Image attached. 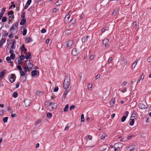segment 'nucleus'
<instances>
[{"instance_id":"f257e3e1","label":"nucleus","mask_w":151,"mask_h":151,"mask_svg":"<svg viewBox=\"0 0 151 151\" xmlns=\"http://www.w3.org/2000/svg\"><path fill=\"white\" fill-rule=\"evenodd\" d=\"M18 25V23L17 22L13 24L12 27L10 29V32L17 33V29H16L17 28Z\"/></svg>"},{"instance_id":"f03ea898","label":"nucleus","mask_w":151,"mask_h":151,"mask_svg":"<svg viewBox=\"0 0 151 151\" xmlns=\"http://www.w3.org/2000/svg\"><path fill=\"white\" fill-rule=\"evenodd\" d=\"M109 40L108 39H105L103 40V44L104 45L105 47L108 48L109 47Z\"/></svg>"},{"instance_id":"7ed1b4c3","label":"nucleus","mask_w":151,"mask_h":151,"mask_svg":"<svg viewBox=\"0 0 151 151\" xmlns=\"http://www.w3.org/2000/svg\"><path fill=\"white\" fill-rule=\"evenodd\" d=\"M67 48L68 47H70L73 44V42L72 41L69 40L68 41L66 42L65 43Z\"/></svg>"},{"instance_id":"20e7f679","label":"nucleus","mask_w":151,"mask_h":151,"mask_svg":"<svg viewBox=\"0 0 151 151\" xmlns=\"http://www.w3.org/2000/svg\"><path fill=\"white\" fill-rule=\"evenodd\" d=\"M16 78V77L14 74H11L9 79L10 82L11 83L14 82L15 81Z\"/></svg>"},{"instance_id":"39448f33","label":"nucleus","mask_w":151,"mask_h":151,"mask_svg":"<svg viewBox=\"0 0 151 151\" xmlns=\"http://www.w3.org/2000/svg\"><path fill=\"white\" fill-rule=\"evenodd\" d=\"M79 53V52L77 50L76 48H74L72 50L71 54L74 56H76Z\"/></svg>"},{"instance_id":"423d86ee","label":"nucleus","mask_w":151,"mask_h":151,"mask_svg":"<svg viewBox=\"0 0 151 151\" xmlns=\"http://www.w3.org/2000/svg\"><path fill=\"white\" fill-rule=\"evenodd\" d=\"M51 109L50 108V110L52 111L56 109L57 107V105L56 104L54 103H51Z\"/></svg>"},{"instance_id":"0eeeda50","label":"nucleus","mask_w":151,"mask_h":151,"mask_svg":"<svg viewBox=\"0 0 151 151\" xmlns=\"http://www.w3.org/2000/svg\"><path fill=\"white\" fill-rule=\"evenodd\" d=\"M24 103L26 107L28 106L30 103V101L29 99H26L24 100Z\"/></svg>"},{"instance_id":"6e6552de","label":"nucleus","mask_w":151,"mask_h":151,"mask_svg":"<svg viewBox=\"0 0 151 151\" xmlns=\"http://www.w3.org/2000/svg\"><path fill=\"white\" fill-rule=\"evenodd\" d=\"M52 102H49V101H46L45 103V105L46 106V108H47V109L50 110V106H51Z\"/></svg>"},{"instance_id":"1a4fd4ad","label":"nucleus","mask_w":151,"mask_h":151,"mask_svg":"<svg viewBox=\"0 0 151 151\" xmlns=\"http://www.w3.org/2000/svg\"><path fill=\"white\" fill-rule=\"evenodd\" d=\"M26 62L27 63V64L28 65V66L31 69L33 67V65L32 64L30 60H27L26 61Z\"/></svg>"},{"instance_id":"9d476101","label":"nucleus","mask_w":151,"mask_h":151,"mask_svg":"<svg viewBox=\"0 0 151 151\" xmlns=\"http://www.w3.org/2000/svg\"><path fill=\"white\" fill-rule=\"evenodd\" d=\"M70 86L71 87V83H70V82H67V83L64 82L63 83V87L64 88H67L68 87H69V86Z\"/></svg>"},{"instance_id":"9b49d317","label":"nucleus","mask_w":151,"mask_h":151,"mask_svg":"<svg viewBox=\"0 0 151 151\" xmlns=\"http://www.w3.org/2000/svg\"><path fill=\"white\" fill-rule=\"evenodd\" d=\"M6 71V70H2L0 72V78L2 79L5 75V73Z\"/></svg>"},{"instance_id":"f8f14e48","label":"nucleus","mask_w":151,"mask_h":151,"mask_svg":"<svg viewBox=\"0 0 151 151\" xmlns=\"http://www.w3.org/2000/svg\"><path fill=\"white\" fill-rule=\"evenodd\" d=\"M138 106L139 108L141 109H145L147 108L145 105L142 103L139 104Z\"/></svg>"},{"instance_id":"ddd939ff","label":"nucleus","mask_w":151,"mask_h":151,"mask_svg":"<svg viewBox=\"0 0 151 151\" xmlns=\"http://www.w3.org/2000/svg\"><path fill=\"white\" fill-rule=\"evenodd\" d=\"M89 37V36L88 35H87L86 37L84 36L81 39L82 42H85L87 41Z\"/></svg>"},{"instance_id":"4468645a","label":"nucleus","mask_w":151,"mask_h":151,"mask_svg":"<svg viewBox=\"0 0 151 151\" xmlns=\"http://www.w3.org/2000/svg\"><path fill=\"white\" fill-rule=\"evenodd\" d=\"M6 41V39L2 38L0 41V47H1L3 44L5 43Z\"/></svg>"},{"instance_id":"2eb2a0df","label":"nucleus","mask_w":151,"mask_h":151,"mask_svg":"<svg viewBox=\"0 0 151 151\" xmlns=\"http://www.w3.org/2000/svg\"><path fill=\"white\" fill-rule=\"evenodd\" d=\"M31 56V54L30 52H26L25 58L26 59H28L30 58V56Z\"/></svg>"},{"instance_id":"dca6fc26","label":"nucleus","mask_w":151,"mask_h":151,"mask_svg":"<svg viewBox=\"0 0 151 151\" xmlns=\"http://www.w3.org/2000/svg\"><path fill=\"white\" fill-rule=\"evenodd\" d=\"M70 78L68 76H66L65 77L64 82L67 83V82H70Z\"/></svg>"},{"instance_id":"f3484780","label":"nucleus","mask_w":151,"mask_h":151,"mask_svg":"<svg viewBox=\"0 0 151 151\" xmlns=\"http://www.w3.org/2000/svg\"><path fill=\"white\" fill-rule=\"evenodd\" d=\"M37 71L39 72L38 70H35L32 71L31 72L32 76L34 77L36 76L37 74Z\"/></svg>"},{"instance_id":"a211bd4d","label":"nucleus","mask_w":151,"mask_h":151,"mask_svg":"<svg viewBox=\"0 0 151 151\" xmlns=\"http://www.w3.org/2000/svg\"><path fill=\"white\" fill-rule=\"evenodd\" d=\"M107 136V134L105 133H103L101 135V139L104 140L105 137Z\"/></svg>"},{"instance_id":"6ab92c4d","label":"nucleus","mask_w":151,"mask_h":151,"mask_svg":"<svg viewBox=\"0 0 151 151\" xmlns=\"http://www.w3.org/2000/svg\"><path fill=\"white\" fill-rule=\"evenodd\" d=\"M115 99L114 98L112 99L110 101V104L111 106H114L115 104Z\"/></svg>"},{"instance_id":"aec40b11","label":"nucleus","mask_w":151,"mask_h":151,"mask_svg":"<svg viewBox=\"0 0 151 151\" xmlns=\"http://www.w3.org/2000/svg\"><path fill=\"white\" fill-rule=\"evenodd\" d=\"M130 121L129 122V125L131 126L133 125L134 122V119H131L130 118Z\"/></svg>"},{"instance_id":"412c9836","label":"nucleus","mask_w":151,"mask_h":151,"mask_svg":"<svg viewBox=\"0 0 151 151\" xmlns=\"http://www.w3.org/2000/svg\"><path fill=\"white\" fill-rule=\"evenodd\" d=\"M119 9L118 8H116L115 9L112 13V15H116L117 12H119Z\"/></svg>"},{"instance_id":"4be33fe9","label":"nucleus","mask_w":151,"mask_h":151,"mask_svg":"<svg viewBox=\"0 0 151 151\" xmlns=\"http://www.w3.org/2000/svg\"><path fill=\"white\" fill-rule=\"evenodd\" d=\"M33 40L31 37H27L26 40V43H29L32 41Z\"/></svg>"},{"instance_id":"5701e85b","label":"nucleus","mask_w":151,"mask_h":151,"mask_svg":"<svg viewBox=\"0 0 151 151\" xmlns=\"http://www.w3.org/2000/svg\"><path fill=\"white\" fill-rule=\"evenodd\" d=\"M122 143L120 142H119L118 143H116L114 145V146H115L117 148L119 149L120 148V147H122L121 146Z\"/></svg>"},{"instance_id":"b1692460","label":"nucleus","mask_w":151,"mask_h":151,"mask_svg":"<svg viewBox=\"0 0 151 151\" xmlns=\"http://www.w3.org/2000/svg\"><path fill=\"white\" fill-rule=\"evenodd\" d=\"M137 63V60H136L134 61V63H133L132 64V69H134V68L135 66L136 65Z\"/></svg>"},{"instance_id":"393cba45","label":"nucleus","mask_w":151,"mask_h":151,"mask_svg":"<svg viewBox=\"0 0 151 151\" xmlns=\"http://www.w3.org/2000/svg\"><path fill=\"white\" fill-rule=\"evenodd\" d=\"M109 28L108 27H104L101 29L102 33L104 32L106 30H108Z\"/></svg>"},{"instance_id":"a878e982","label":"nucleus","mask_w":151,"mask_h":151,"mask_svg":"<svg viewBox=\"0 0 151 151\" xmlns=\"http://www.w3.org/2000/svg\"><path fill=\"white\" fill-rule=\"evenodd\" d=\"M62 3V1L61 0H59L56 2L55 4L56 6H59Z\"/></svg>"},{"instance_id":"bb28decb","label":"nucleus","mask_w":151,"mask_h":151,"mask_svg":"<svg viewBox=\"0 0 151 151\" xmlns=\"http://www.w3.org/2000/svg\"><path fill=\"white\" fill-rule=\"evenodd\" d=\"M16 41L15 40H14L13 41L12 43V45L11 47V48L12 49H14L15 48V44L16 43Z\"/></svg>"},{"instance_id":"cd10ccee","label":"nucleus","mask_w":151,"mask_h":151,"mask_svg":"<svg viewBox=\"0 0 151 151\" xmlns=\"http://www.w3.org/2000/svg\"><path fill=\"white\" fill-rule=\"evenodd\" d=\"M11 58H10V57H9V56L7 57L6 58V60L9 63H12V62L10 61L11 60Z\"/></svg>"},{"instance_id":"c85d7f7f","label":"nucleus","mask_w":151,"mask_h":151,"mask_svg":"<svg viewBox=\"0 0 151 151\" xmlns=\"http://www.w3.org/2000/svg\"><path fill=\"white\" fill-rule=\"evenodd\" d=\"M26 20L25 19H23L20 22V24L21 25H24L26 22Z\"/></svg>"},{"instance_id":"c756f323","label":"nucleus","mask_w":151,"mask_h":151,"mask_svg":"<svg viewBox=\"0 0 151 151\" xmlns=\"http://www.w3.org/2000/svg\"><path fill=\"white\" fill-rule=\"evenodd\" d=\"M22 78L21 80V81L23 82L25 81L27 79V76H22Z\"/></svg>"},{"instance_id":"7c9ffc66","label":"nucleus","mask_w":151,"mask_h":151,"mask_svg":"<svg viewBox=\"0 0 151 151\" xmlns=\"http://www.w3.org/2000/svg\"><path fill=\"white\" fill-rule=\"evenodd\" d=\"M122 60L124 62L125 65H128L127 60L126 59L124 58H123Z\"/></svg>"},{"instance_id":"2f4dec72","label":"nucleus","mask_w":151,"mask_h":151,"mask_svg":"<svg viewBox=\"0 0 151 151\" xmlns=\"http://www.w3.org/2000/svg\"><path fill=\"white\" fill-rule=\"evenodd\" d=\"M52 113L48 112L47 113V117L50 119L52 117Z\"/></svg>"},{"instance_id":"473e14b6","label":"nucleus","mask_w":151,"mask_h":151,"mask_svg":"<svg viewBox=\"0 0 151 151\" xmlns=\"http://www.w3.org/2000/svg\"><path fill=\"white\" fill-rule=\"evenodd\" d=\"M69 87H68L67 88H64L65 89H66V91L65 92H67V93H68V92L70 91V88L71 87L70 86H69Z\"/></svg>"},{"instance_id":"72a5a7b5","label":"nucleus","mask_w":151,"mask_h":151,"mask_svg":"<svg viewBox=\"0 0 151 151\" xmlns=\"http://www.w3.org/2000/svg\"><path fill=\"white\" fill-rule=\"evenodd\" d=\"M12 96L13 97L16 98L18 96V93L17 92H14L12 94Z\"/></svg>"},{"instance_id":"f704fd0d","label":"nucleus","mask_w":151,"mask_h":151,"mask_svg":"<svg viewBox=\"0 0 151 151\" xmlns=\"http://www.w3.org/2000/svg\"><path fill=\"white\" fill-rule=\"evenodd\" d=\"M10 57L13 60L15 58V54L14 53H12L11 54Z\"/></svg>"},{"instance_id":"c9c22d12","label":"nucleus","mask_w":151,"mask_h":151,"mask_svg":"<svg viewBox=\"0 0 151 151\" xmlns=\"http://www.w3.org/2000/svg\"><path fill=\"white\" fill-rule=\"evenodd\" d=\"M68 104L66 105L64 108V111H68Z\"/></svg>"},{"instance_id":"e433bc0d","label":"nucleus","mask_w":151,"mask_h":151,"mask_svg":"<svg viewBox=\"0 0 151 151\" xmlns=\"http://www.w3.org/2000/svg\"><path fill=\"white\" fill-rule=\"evenodd\" d=\"M25 47L24 45L23 44L20 48L21 52H23L24 48H25Z\"/></svg>"},{"instance_id":"4c0bfd02","label":"nucleus","mask_w":151,"mask_h":151,"mask_svg":"<svg viewBox=\"0 0 151 151\" xmlns=\"http://www.w3.org/2000/svg\"><path fill=\"white\" fill-rule=\"evenodd\" d=\"M25 72H24L23 71H20V76H21V77H22V76H24L25 75Z\"/></svg>"},{"instance_id":"58836bf2","label":"nucleus","mask_w":151,"mask_h":151,"mask_svg":"<svg viewBox=\"0 0 151 151\" xmlns=\"http://www.w3.org/2000/svg\"><path fill=\"white\" fill-rule=\"evenodd\" d=\"M81 121L82 122H83L84 121V116L83 114H82L81 117Z\"/></svg>"},{"instance_id":"ea45409f","label":"nucleus","mask_w":151,"mask_h":151,"mask_svg":"<svg viewBox=\"0 0 151 151\" xmlns=\"http://www.w3.org/2000/svg\"><path fill=\"white\" fill-rule=\"evenodd\" d=\"M43 92L40 91H37V94L38 95H42Z\"/></svg>"},{"instance_id":"a19ab883","label":"nucleus","mask_w":151,"mask_h":151,"mask_svg":"<svg viewBox=\"0 0 151 151\" xmlns=\"http://www.w3.org/2000/svg\"><path fill=\"white\" fill-rule=\"evenodd\" d=\"M8 119V117H4L3 119V122L4 123L6 122H7Z\"/></svg>"},{"instance_id":"79ce46f5","label":"nucleus","mask_w":151,"mask_h":151,"mask_svg":"<svg viewBox=\"0 0 151 151\" xmlns=\"http://www.w3.org/2000/svg\"><path fill=\"white\" fill-rule=\"evenodd\" d=\"M25 13L24 12H23L22 13V14L21 15V17L22 18L25 19L24 18H25Z\"/></svg>"},{"instance_id":"37998d69","label":"nucleus","mask_w":151,"mask_h":151,"mask_svg":"<svg viewBox=\"0 0 151 151\" xmlns=\"http://www.w3.org/2000/svg\"><path fill=\"white\" fill-rule=\"evenodd\" d=\"M8 15L9 16V15H12L14 14V12L12 10H11L9 11L8 12Z\"/></svg>"},{"instance_id":"c03bdc74","label":"nucleus","mask_w":151,"mask_h":151,"mask_svg":"<svg viewBox=\"0 0 151 151\" xmlns=\"http://www.w3.org/2000/svg\"><path fill=\"white\" fill-rule=\"evenodd\" d=\"M19 58H20V60H23L25 58V56L23 55H21L19 56Z\"/></svg>"},{"instance_id":"a18cd8bd","label":"nucleus","mask_w":151,"mask_h":151,"mask_svg":"<svg viewBox=\"0 0 151 151\" xmlns=\"http://www.w3.org/2000/svg\"><path fill=\"white\" fill-rule=\"evenodd\" d=\"M132 118H134L133 119H134L136 118V114H135L133 113L132 114L130 118H131V119H132Z\"/></svg>"},{"instance_id":"49530a36","label":"nucleus","mask_w":151,"mask_h":151,"mask_svg":"<svg viewBox=\"0 0 151 151\" xmlns=\"http://www.w3.org/2000/svg\"><path fill=\"white\" fill-rule=\"evenodd\" d=\"M127 118L125 116H123L121 119V121L122 122H124Z\"/></svg>"},{"instance_id":"de8ad7c7","label":"nucleus","mask_w":151,"mask_h":151,"mask_svg":"<svg viewBox=\"0 0 151 151\" xmlns=\"http://www.w3.org/2000/svg\"><path fill=\"white\" fill-rule=\"evenodd\" d=\"M3 32L4 33V36H6L8 35V33H7L6 31V30H3Z\"/></svg>"},{"instance_id":"09e8293b","label":"nucleus","mask_w":151,"mask_h":151,"mask_svg":"<svg viewBox=\"0 0 151 151\" xmlns=\"http://www.w3.org/2000/svg\"><path fill=\"white\" fill-rule=\"evenodd\" d=\"M7 20L6 17H3L2 19V22H5Z\"/></svg>"},{"instance_id":"8fccbe9b","label":"nucleus","mask_w":151,"mask_h":151,"mask_svg":"<svg viewBox=\"0 0 151 151\" xmlns=\"http://www.w3.org/2000/svg\"><path fill=\"white\" fill-rule=\"evenodd\" d=\"M5 10L6 8L5 7L2 8L1 11L0 13L4 14Z\"/></svg>"},{"instance_id":"3c124183","label":"nucleus","mask_w":151,"mask_h":151,"mask_svg":"<svg viewBox=\"0 0 151 151\" xmlns=\"http://www.w3.org/2000/svg\"><path fill=\"white\" fill-rule=\"evenodd\" d=\"M27 30L26 29H24L23 32L22 33V35L23 36H25L27 34Z\"/></svg>"},{"instance_id":"603ef678","label":"nucleus","mask_w":151,"mask_h":151,"mask_svg":"<svg viewBox=\"0 0 151 151\" xmlns=\"http://www.w3.org/2000/svg\"><path fill=\"white\" fill-rule=\"evenodd\" d=\"M127 88H126L124 87L123 89L120 90L121 91L122 93H124L127 91Z\"/></svg>"},{"instance_id":"864d4df0","label":"nucleus","mask_w":151,"mask_h":151,"mask_svg":"<svg viewBox=\"0 0 151 151\" xmlns=\"http://www.w3.org/2000/svg\"><path fill=\"white\" fill-rule=\"evenodd\" d=\"M34 6H32L29 8L28 9V10L30 12L31 11H32V9H34Z\"/></svg>"},{"instance_id":"5fc2aeb1","label":"nucleus","mask_w":151,"mask_h":151,"mask_svg":"<svg viewBox=\"0 0 151 151\" xmlns=\"http://www.w3.org/2000/svg\"><path fill=\"white\" fill-rule=\"evenodd\" d=\"M11 33V34H10L9 35V38H12V37H13V34H16V33H14H14Z\"/></svg>"},{"instance_id":"6e6d98bb","label":"nucleus","mask_w":151,"mask_h":151,"mask_svg":"<svg viewBox=\"0 0 151 151\" xmlns=\"http://www.w3.org/2000/svg\"><path fill=\"white\" fill-rule=\"evenodd\" d=\"M112 58L111 57H110L109 58V59L107 61V62L109 63H111V61H112Z\"/></svg>"},{"instance_id":"4d7b16f0","label":"nucleus","mask_w":151,"mask_h":151,"mask_svg":"<svg viewBox=\"0 0 151 151\" xmlns=\"http://www.w3.org/2000/svg\"><path fill=\"white\" fill-rule=\"evenodd\" d=\"M58 86L55 87V88L54 89L53 91L54 92H56L58 91Z\"/></svg>"},{"instance_id":"13d9d810","label":"nucleus","mask_w":151,"mask_h":151,"mask_svg":"<svg viewBox=\"0 0 151 151\" xmlns=\"http://www.w3.org/2000/svg\"><path fill=\"white\" fill-rule=\"evenodd\" d=\"M129 114V111H126L125 114H124V116H126V118L127 117V116Z\"/></svg>"},{"instance_id":"bf43d9fd","label":"nucleus","mask_w":151,"mask_h":151,"mask_svg":"<svg viewBox=\"0 0 151 151\" xmlns=\"http://www.w3.org/2000/svg\"><path fill=\"white\" fill-rule=\"evenodd\" d=\"M71 32L70 30H67L65 31V33L66 34H69Z\"/></svg>"},{"instance_id":"052dcab7","label":"nucleus","mask_w":151,"mask_h":151,"mask_svg":"<svg viewBox=\"0 0 151 151\" xmlns=\"http://www.w3.org/2000/svg\"><path fill=\"white\" fill-rule=\"evenodd\" d=\"M32 0H28L26 3L27 4L29 5L32 2Z\"/></svg>"},{"instance_id":"680f3d73","label":"nucleus","mask_w":151,"mask_h":151,"mask_svg":"<svg viewBox=\"0 0 151 151\" xmlns=\"http://www.w3.org/2000/svg\"><path fill=\"white\" fill-rule=\"evenodd\" d=\"M29 6V5H27L26 3V4H25L24 6V9H23V11H24V9H27V8Z\"/></svg>"},{"instance_id":"e2e57ef3","label":"nucleus","mask_w":151,"mask_h":151,"mask_svg":"<svg viewBox=\"0 0 151 151\" xmlns=\"http://www.w3.org/2000/svg\"><path fill=\"white\" fill-rule=\"evenodd\" d=\"M46 32V29H41V32L42 33H45Z\"/></svg>"},{"instance_id":"0e129e2a","label":"nucleus","mask_w":151,"mask_h":151,"mask_svg":"<svg viewBox=\"0 0 151 151\" xmlns=\"http://www.w3.org/2000/svg\"><path fill=\"white\" fill-rule=\"evenodd\" d=\"M17 60H18L17 62H18V64L19 65H20L21 63H22V60H21L20 59H19V58H17Z\"/></svg>"},{"instance_id":"69168bd1","label":"nucleus","mask_w":151,"mask_h":151,"mask_svg":"<svg viewBox=\"0 0 151 151\" xmlns=\"http://www.w3.org/2000/svg\"><path fill=\"white\" fill-rule=\"evenodd\" d=\"M17 68L20 71H21L22 70L21 66L20 65H18L17 66Z\"/></svg>"},{"instance_id":"338daca9","label":"nucleus","mask_w":151,"mask_h":151,"mask_svg":"<svg viewBox=\"0 0 151 151\" xmlns=\"http://www.w3.org/2000/svg\"><path fill=\"white\" fill-rule=\"evenodd\" d=\"M92 85L91 84H88V89L91 90L92 88Z\"/></svg>"},{"instance_id":"774afa93","label":"nucleus","mask_w":151,"mask_h":151,"mask_svg":"<svg viewBox=\"0 0 151 151\" xmlns=\"http://www.w3.org/2000/svg\"><path fill=\"white\" fill-rule=\"evenodd\" d=\"M147 60L148 62L151 63V57L149 58Z\"/></svg>"}]
</instances>
